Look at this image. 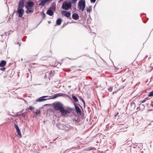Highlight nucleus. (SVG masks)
Returning <instances> with one entry per match:
<instances>
[{
  "mask_svg": "<svg viewBox=\"0 0 153 153\" xmlns=\"http://www.w3.org/2000/svg\"><path fill=\"white\" fill-rule=\"evenodd\" d=\"M87 11V12L90 13L91 10V6H90L88 8H86Z\"/></svg>",
  "mask_w": 153,
  "mask_h": 153,
  "instance_id": "aec40b11",
  "label": "nucleus"
},
{
  "mask_svg": "<svg viewBox=\"0 0 153 153\" xmlns=\"http://www.w3.org/2000/svg\"><path fill=\"white\" fill-rule=\"evenodd\" d=\"M72 97L74 102L75 103H77L78 102L77 98L75 96L73 95L72 96Z\"/></svg>",
  "mask_w": 153,
  "mask_h": 153,
  "instance_id": "a211bd4d",
  "label": "nucleus"
},
{
  "mask_svg": "<svg viewBox=\"0 0 153 153\" xmlns=\"http://www.w3.org/2000/svg\"><path fill=\"white\" fill-rule=\"evenodd\" d=\"M147 98H146L144 100H143V101H142L141 102V103H143L144 102H146V99H147Z\"/></svg>",
  "mask_w": 153,
  "mask_h": 153,
  "instance_id": "2f4dec72",
  "label": "nucleus"
},
{
  "mask_svg": "<svg viewBox=\"0 0 153 153\" xmlns=\"http://www.w3.org/2000/svg\"><path fill=\"white\" fill-rule=\"evenodd\" d=\"M57 97L56 96V94H55L54 96L53 97V99H55L57 98Z\"/></svg>",
  "mask_w": 153,
  "mask_h": 153,
  "instance_id": "72a5a7b5",
  "label": "nucleus"
},
{
  "mask_svg": "<svg viewBox=\"0 0 153 153\" xmlns=\"http://www.w3.org/2000/svg\"><path fill=\"white\" fill-rule=\"evenodd\" d=\"M6 64V62L5 60H2L0 62V67H3Z\"/></svg>",
  "mask_w": 153,
  "mask_h": 153,
  "instance_id": "dca6fc26",
  "label": "nucleus"
},
{
  "mask_svg": "<svg viewBox=\"0 0 153 153\" xmlns=\"http://www.w3.org/2000/svg\"><path fill=\"white\" fill-rule=\"evenodd\" d=\"M85 7V0H81L79 2L78 5L79 8L80 10L81 9L83 11Z\"/></svg>",
  "mask_w": 153,
  "mask_h": 153,
  "instance_id": "f03ea898",
  "label": "nucleus"
},
{
  "mask_svg": "<svg viewBox=\"0 0 153 153\" xmlns=\"http://www.w3.org/2000/svg\"><path fill=\"white\" fill-rule=\"evenodd\" d=\"M72 17L73 19L74 20H77L79 18V16L78 14L76 13L73 14Z\"/></svg>",
  "mask_w": 153,
  "mask_h": 153,
  "instance_id": "2eb2a0df",
  "label": "nucleus"
},
{
  "mask_svg": "<svg viewBox=\"0 0 153 153\" xmlns=\"http://www.w3.org/2000/svg\"><path fill=\"white\" fill-rule=\"evenodd\" d=\"M142 105L144 107H145V105Z\"/></svg>",
  "mask_w": 153,
  "mask_h": 153,
  "instance_id": "e433bc0d",
  "label": "nucleus"
},
{
  "mask_svg": "<svg viewBox=\"0 0 153 153\" xmlns=\"http://www.w3.org/2000/svg\"><path fill=\"white\" fill-rule=\"evenodd\" d=\"M90 1L91 2L94 3L95 2L96 0H90Z\"/></svg>",
  "mask_w": 153,
  "mask_h": 153,
  "instance_id": "473e14b6",
  "label": "nucleus"
},
{
  "mask_svg": "<svg viewBox=\"0 0 153 153\" xmlns=\"http://www.w3.org/2000/svg\"><path fill=\"white\" fill-rule=\"evenodd\" d=\"M56 8V6L55 5H53L51 7V9L54 10H55Z\"/></svg>",
  "mask_w": 153,
  "mask_h": 153,
  "instance_id": "cd10ccee",
  "label": "nucleus"
},
{
  "mask_svg": "<svg viewBox=\"0 0 153 153\" xmlns=\"http://www.w3.org/2000/svg\"><path fill=\"white\" fill-rule=\"evenodd\" d=\"M52 0H41V2L39 4L40 6H44L46 4V3L50 2L52 1Z\"/></svg>",
  "mask_w": 153,
  "mask_h": 153,
  "instance_id": "423d86ee",
  "label": "nucleus"
},
{
  "mask_svg": "<svg viewBox=\"0 0 153 153\" xmlns=\"http://www.w3.org/2000/svg\"><path fill=\"white\" fill-rule=\"evenodd\" d=\"M38 153H39V152H38Z\"/></svg>",
  "mask_w": 153,
  "mask_h": 153,
  "instance_id": "79ce46f5",
  "label": "nucleus"
},
{
  "mask_svg": "<svg viewBox=\"0 0 153 153\" xmlns=\"http://www.w3.org/2000/svg\"><path fill=\"white\" fill-rule=\"evenodd\" d=\"M22 116L23 117H24L25 116V115L23 114H22Z\"/></svg>",
  "mask_w": 153,
  "mask_h": 153,
  "instance_id": "f704fd0d",
  "label": "nucleus"
},
{
  "mask_svg": "<svg viewBox=\"0 0 153 153\" xmlns=\"http://www.w3.org/2000/svg\"><path fill=\"white\" fill-rule=\"evenodd\" d=\"M56 125L58 128L59 129H63L64 125L59 122L57 123Z\"/></svg>",
  "mask_w": 153,
  "mask_h": 153,
  "instance_id": "9b49d317",
  "label": "nucleus"
},
{
  "mask_svg": "<svg viewBox=\"0 0 153 153\" xmlns=\"http://www.w3.org/2000/svg\"><path fill=\"white\" fill-rule=\"evenodd\" d=\"M28 108L30 110H32L34 108V107L30 106L29 107V108Z\"/></svg>",
  "mask_w": 153,
  "mask_h": 153,
  "instance_id": "7c9ffc66",
  "label": "nucleus"
},
{
  "mask_svg": "<svg viewBox=\"0 0 153 153\" xmlns=\"http://www.w3.org/2000/svg\"><path fill=\"white\" fill-rule=\"evenodd\" d=\"M27 6L26 7L27 9H30L33 6L34 3L32 1H28L27 2Z\"/></svg>",
  "mask_w": 153,
  "mask_h": 153,
  "instance_id": "0eeeda50",
  "label": "nucleus"
},
{
  "mask_svg": "<svg viewBox=\"0 0 153 153\" xmlns=\"http://www.w3.org/2000/svg\"><path fill=\"white\" fill-rule=\"evenodd\" d=\"M17 11L19 14V17H22L24 12V10L22 8H18Z\"/></svg>",
  "mask_w": 153,
  "mask_h": 153,
  "instance_id": "39448f33",
  "label": "nucleus"
},
{
  "mask_svg": "<svg viewBox=\"0 0 153 153\" xmlns=\"http://www.w3.org/2000/svg\"><path fill=\"white\" fill-rule=\"evenodd\" d=\"M6 69V68H5L3 67V68H0V70L4 71H5Z\"/></svg>",
  "mask_w": 153,
  "mask_h": 153,
  "instance_id": "c85d7f7f",
  "label": "nucleus"
},
{
  "mask_svg": "<svg viewBox=\"0 0 153 153\" xmlns=\"http://www.w3.org/2000/svg\"><path fill=\"white\" fill-rule=\"evenodd\" d=\"M71 4L70 2H64L62 6V8L66 10H68L71 8Z\"/></svg>",
  "mask_w": 153,
  "mask_h": 153,
  "instance_id": "f257e3e1",
  "label": "nucleus"
},
{
  "mask_svg": "<svg viewBox=\"0 0 153 153\" xmlns=\"http://www.w3.org/2000/svg\"><path fill=\"white\" fill-rule=\"evenodd\" d=\"M71 129V127L68 124L64 125L63 130L68 131Z\"/></svg>",
  "mask_w": 153,
  "mask_h": 153,
  "instance_id": "9d476101",
  "label": "nucleus"
},
{
  "mask_svg": "<svg viewBox=\"0 0 153 153\" xmlns=\"http://www.w3.org/2000/svg\"><path fill=\"white\" fill-rule=\"evenodd\" d=\"M47 14L50 16H52L53 14V12L50 9L48 10L47 12Z\"/></svg>",
  "mask_w": 153,
  "mask_h": 153,
  "instance_id": "f3484780",
  "label": "nucleus"
},
{
  "mask_svg": "<svg viewBox=\"0 0 153 153\" xmlns=\"http://www.w3.org/2000/svg\"><path fill=\"white\" fill-rule=\"evenodd\" d=\"M60 112L61 113V114L62 115H65L68 113H69L70 112L67 109H64L63 107L60 111Z\"/></svg>",
  "mask_w": 153,
  "mask_h": 153,
  "instance_id": "20e7f679",
  "label": "nucleus"
},
{
  "mask_svg": "<svg viewBox=\"0 0 153 153\" xmlns=\"http://www.w3.org/2000/svg\"><path fill=\"white\" fill-rule=\"evenodd\" d=\"M77 0H71V1L72 3L74 4H75L76 3Z\"/></svg>",
  "mask_w": 153,
  "mask_h": 153,
  "instance_id": "c756f323",
  "label": "nucleus"
},
{
  "mask_svg": "<svg viewBox=\"0 0 153 153\" xmlns=\"http://www.w3.org/2000/svg\"><path fill=\"white\" fill-rule=\"evenodd\" d=\"M24 7V3L23 0H20L19 2L18 8H22Z\"/></svg>",
  "mask_w": 153,
  "mask_h": 153,
  "instance_id": "ddd939ff",
  "label": "nucleus"
},
{
  "mask_svg": "<svg viewBox=\"0 0 153 153\" xmlns=\"http://www.w3.org/2000/svg\"><path fill=\"white\" fill-rule=\"evenodd\" d=\"M48 57L46 56H43L42 58L41 59L42 60H45L47 59Z\"/></svg>",
  "mask_w": 153,
  "mask_h": 153,
  "instance_id": "b1692460",
  "label": "nucleus"
},
{
  "mask_svg": "<svg viewBox=\"0 0 153 153\" xmlns=\"http://www.w3.org/2000/svg\"><path fill=\"white\" fill-rule=\"evenodd\" d=\"M113 87H110L108 89V91L111 92L112 90Z\"/></svg>",
  "mask_w": 153,
  "mask_h": 153,
  "instance_id": "bb28decb",
  "label": "nucleus"
},
{
  "mask_svg": "<svg viewBox=\"0 0 153 153\" xmlns=\"http://www.w3.org/2000/svg\"><path fill=\"white\" fill-rule=\"evenodd\" d=\"M15 128L16 129V132L19 135V137H21L22 135L21 132L18 125L17 124H15Z\"/></svg>",
  "mask_w": 153,
  "mask_h": 153,
  "instance_id": "1a4fd4ad",
  "label": "nucleus"
},
{
  "mask_svg": "<svg viewBox=\"0 0 153 153\" xmlns=\"http://www.w3.org/2000/svg\"><path fill=\"white\" fill-rule=\"evenodd\" d=\"M20 44H19V46H20Z\"/></svg>",
  "mask_w": 153,
  "mask_h": 153,
  "instance_id": "a19ab883",
  "label": "nucleus"
},
{
  "mask_svg": "<svg viewBox=\"0 0 153 153\" xmlns=\"http://www.w3.org/2000/svg\"><path fill=\"white\" fill-rule=\"evenodd\" d=\"M114 92H113V93H112V94H114Z\"/></svg>",
  "mask_w": 153,
  "mask_h": 153,
  "instance_id": "ea45409f",
  "label": "nucleus"
},
{
  "mask_svg": "<svg viewBox=\"0 0 153 153\" xmlns=\"http://www.w3.org/2000/svg\"><path fill=\"white\" fill-rule=\"evenodd\" d=\"M62 14L65 16L69 17L71 15V13L69 12L66 11L65 10H63L61 11Z\"/></svg>",
  "mask_w": 153,
  "mask_h": 153,
  "instance_id": "6e6552de",
  "label": "nucleus"
},
{
  "mask_svg": "<svg viewBox=\"0 0 153 153\" xmlns=\"http://www.w3.org/2000/svg\"><path fill=\"white\" fill-rule=\"evenodd\" d=\"M26 13H32L33 12V10H27L26 11Z\"/></svg>",
  "mask_w": 153,
  "mask_h": 153,
  "instance_id": "5701e85b",
  "label": "nucleus"
},
{
  "mask_svg": "<svg viewBox=\"0 0 153 153\" xmlns=\"http://www.w3.org/2000/svg\"><path fill=\"white\" fill-rule=\"evenodd\" d=\"M35 113L37 114H39L40 113V111L39 109H37L35 112Z\"/></svg>",
  "mask_w": 153,
  "mask_h": 153,
  "instance_id": "a878e982",
  "label": "nucleus"
},
{
  "mask_svg": "<svg viewBox=\"0 0 153 153\" xmlns=\"http://www.w3.org/2000/svg\"><path fill=\"white\" fill-rule=\"evenodd\" d=\"M79 98L82 101L84 105H85V102L84 100L82 98V97H79Z\"/></svg>",
  "mask_w": 153,
  "mask_h": 153,
  "instance_id": "393cba45",
  "label": "nucleus"
},
{
  "mask_svg": "<svg viewBox=\"0 0 153 153\" xmlns=\"http://www.w3.org/2000/svg\"><path fill=\"white\" fill-rule=\"evenodd\" d=\"M55 94L56 96L57 97H58L61 96H64V94L62 93H58Z\"/></svg>",
  "mask_w": 153,
  "mask_h": 153,
  "instance_id": "412c9836",
  "label": "nucleus"
},
{
  "mask_svg": "<svg viewBox=\"0 0 153 153\" xmlns=\"http://www.w3.org/2000/svg\"><path fill=\"white\" fill-rule=\"evenodd\" d=\"M48 96H43L41 97H40L38 99L36 100L37 102H41L42 101L46 100L47 99H45L44 98L48 97Z\"/></svg>",
  "mask_w": 153,
  "mask_h": 153,
  "instance_id": "f8f14e48",
  "label": "nucleus"
},
{
  "mask_svg": "<svg viewBox=\"0 0 153 153\" xmlns=\"http://www.w3.org/2000/svg\"><path fill=\"white\" fill-rule=\"evenodd\" d=\"M75 106L76 112L78 114H81V111L79 107L76 105H75Z\"/></svg>",
  "mask_w": 153,
  "mask_h": 153,
  "instance_id": "4468645a",
  "label": "nucleus"
},
{
  "mask_svg": "<svg viewBox=\"0 0 153 153\" xmlns=\"http://www.w3.org/2000/svg\"><path fill=\"white\" fill-rule=\"evenodd\" d=\"M132 103L133 104H135V103H134V102Z\"/></svg>",
  "mask_w": 153,
  "mask_h": 153,
  "instance_id": "58836bf2",
  "label": "nucleus"
},
{
  "mask_svg": "<svg viewBox=\"0 0 153 153\" xmlns=\"http://www.w3.org/2000/svg\"><path fill=\"white\" fill-rule=\"evenodd\" d=\"M43 15L44 16V17H45V14H43Z\"/></svg>",
  "mask_w": 153,
  "mask_h": 153,
  "instance_id": "c9c22d12",
  "label": "nucleus"
},
{
  "mask_svg": "<svg viewBox=\"0 0 153 153\" xmlns=\"http://www.w3.org/2000/svg\"><path fill=\"white\" fill-rule=\"evenodd\" d=\"M124 129V127H123V128H122L121 129Z\"/></svg>",
  "mask_w": 153,
  "mask_h": 153,
  "instance_id": "4c0bfd02",
  "label": "nucleus"
},
{
  "mask_svg": "<svg viewBox=\"0 0 153 153\" xmlns=\"http://www.w3.org/2000/svg\"><path fill=\"white\" fill-rule=\"evenodd\" d=\"M153 96V90L150 92L149 94L148 95L149 97H152Z\"/></svg>",
  "mask_w": 153,
  "mask_h": 153,
  "instance_id": "4be33fe9",
  "label": "nucleus"
},
{
  "mask_svg": "<svg viewBox=\"0 0 153 153\" xmlns=\"http://www.w3.org/2000/svg\"><path fill=\"white\" fill-rule=\"evenodd\" d=\"M62 19L60 18L58 19L56 21V23L57 25H60Z\"/></svg>",
  "mask_w": 153,
  "mask_h": 153,
  "instance_id": "6ab92c4d",
  "label": "nucleus"
},
{
  "mask_svg": "<svg viewBox=\"0 0 153 153\" xmlns=\"http://www.w3.org/2000/svg\"><path fill=\"white\" fill-rule=\"evenodd\" d=\"M53 107L55 110L60 111L61 108L63 107V105L59 102H57L54 104Z\"/></svg>",
  "mask_w": 153,
  "mask_h": 153,
  "instance_id": "7ed1b4c3",
  "label": "nucleus"
}]
</instances>
